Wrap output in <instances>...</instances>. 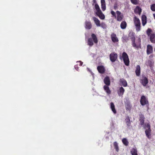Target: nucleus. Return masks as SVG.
Returning <instances> with one entry per match:
<instances>
[{"instance_id": "obj_1", "label": "nucleus", "mask_w": 155, "mask_h": 155, "mask_svg": "<svg viewBox=\"0 0 155 155\" xmlns=\"http://www.w3.org/2000/svg\"><path fill=\"white\" fill-rule=\"evenodd\" d=\"M153 31L150 28H148L146 31L148 36L149 37L150 41L151 43H155V34L152 33Z\"/></svg>"}, {"instance_id": "obj_2", "label": "nucleus", "mask_w": 155, "mask_h": 155, "mask_svg": "<svg viewBox=\"0 0 155 155\" xmlns=\"http://www.w3.org/2000/svg\"><path fill=\"white\" fill-rule=\"evenodd\" d=\"M92 38H89L88 39L87 44L90 46H92L94 45L93 40L94 43L97 44L98 42V40L96 35L92 34L91 35Z\"/></svg>"}, {"instance_id": "obj_3", "label": "nucleus", "mask_w": 155, "mask_h": 155, "mask_svg": "<svg viewBox=\"0 0 155 155\" xmlns=\"http://www.w3.org/2000/svg\"><path fill=\"white\" fill-rule=\"evenodd\" d=\"M120 59H123L125 64L128 66L129 64L130 61L128 56L127 53L125 52H123L122 54V56L120 57Z\"/></svg>"}, {"instance_id": "obj_4", "label": "nucleus", "mask_w": 155, "mask_h": 155, "mask_svg": "<svg viewBox=\"0 0 155 155\" xmlns=\"http://www.w3.org/2000/svg\"><path fill=\"white\" fill-rule=\"evenodd\" d=\"M95 8L96 10V14L101 19H104L105 18V16L102 13L100 9V7L97 4H95Z\"/></svg>"}, {"instance_id": "obj_5", "label": "nucleus", "mask_w": 155, "mask_h": 155, "mask_svg": "<svg viewBox=\"0 0 155 155\" xmlns=\"http://www.w3.org/2000/svg\"><path fill=\"white\" fill-rule=\"evenodd\" d=\"M134 22L136 30L139 31L141 30V24L139 19L136 16L134 18Z\"/></svg>"}, {"instance_id": "obj_6", "label": "nucleus", "mask_w": 155, "mask_h": 155, "mask_svg": "<svg viewBox=\"0 0 155 155\" xmlns=\"http://www.w3.org/2000/svg\"><path fill=\"white\" fill-rule=\"evenodd\" d=\"M117 54L115 52H112L110 54V59L112 62L115 61L117 59Z\"/></svg>"}, {"instance_id": "obj_7", "label": "nucleus", "mask_w": 155, "mask_h": 155, "mask_svg": "<svg viewBox=\"0 0 155 155\" xmlns=\"http://www.w3.org/2000/svg\"><path fill=\"white\" fill-rule=\"evenodd\" d=\"M140 103L141 105L144 106L146 104H148V101L144 96H142L141 97L140 100Z\"/></svg>"}, {"instance_id": "obj_8", "label": "nucleus", "mask_w": 155, "mask_h": 155, "mask_svg": "<svg viewBox=\"0 0 155 155\" xmlns=\"http://www.w3.org/2000/svg\"><path fill=\"white\" fill-rule=\"evenodd\" d=\"M140 82L143 86H146L148 83L147 78L146 77L143 76L142 78L140 80Z\"/></svg>"}, {"instance_id": "obj_9", "label": "nucleus", "mask_w": 155, "mask_h": 155, "mask_svg": "<svg viewBox=\"0 0 155 155\" xmlns=\"http://www.w3.org/2000/svg\"><path fill=\"white\" fill-rule=\"evenodd\" d=\"M117 16L116 17L117 20L118 21H121L124 18V16L121 12L118 11H116Z\"/></svg>"}, {"instance_id": "obj_10", "label": "nucleus", "mask_w": 155, "mask_h": 155, "mask_svg": "<svg viewBox=\"0 0 155 155\" xmlns=\"http://www.w3.org/2000/svg\"><path fill=\"white\" fill-rule=\"evenodd\" d=\"M97 69L98 72L101 74H104L105 72V68L103 65H100L97 67Z\"/></svg>"}, {"instance_id": "obj_11", "label": "nucleus", "mask_w": 155, "mask_h": 155, "mask_svg": "<svg viewBox=\"0 0 155 155\" xmlns=\"http://www.w3.org/2000/svg\"><path fill=\"white\" fill-rule=\"evenodd\" d=\"M135 37L133 35H132L131 36V39L132 41V45L135 48H139L140 45H137L135 43Z\"/></svg>"}, {"instance_id": "obj_12", "label": "nucleus", "mask_w": 155, "mask_h": 155, "mask_svg": "<svg viewBox=\"0 0 155 155\" xmlns=\"http://www.w3.org/2000/svg\"><path fill=\"white\" fill-rule=\"evenodd\" d=\"M153 52V48L152 46L150 45H148L147 46V54L149 55Z\"/></svg>"}, {"instance_id": "obj_13", "label": "nucleus", "mask_w": 155, "mask_h": 155, "mask_svg": "<svg viewBox=\"0 0 155 155\" xmlns=\"http://www.w3.org/2000/svg\"><path fill=\"white\" fill-rule=\"evenodd\" d=\"M124 91L125 90L123 87H120L117 91L118 95L119 96H122Z\"/></svg>"}, {"instance_id": "obj_14", "label": "nucleus", "mask_w": 155, "mask_h": 155, "mask_svg": "<svg viewBox=\"0 0 155 155\" xmlns=\"http://www.w3.org/2000/svg\"><path fill=\"white\" fill-rule=\"evenodd\" d=\"M135 72L137 76H139L140 74V68L139 65H137Z\"/></svg>"}, {"instance_id": "obj_15", "label": "nucleus", "mask_w": 155, "mask_h": 155, "mask_svg": "<svg viewBox=\"0 0 155 155\" xmlns=\"http://www.w3.org/2000/svg\"><path fill=\"white\" fill-rule=\"evenodd\" d=\"M111 37L113 42H116L118 41V40L117 37L116 35L115 34H112L111 35Z\"/></svg>"}, {"instance_id": "obj_16", "label": "nucleus", "mask_w": 155, "mask_h": 155, "mask_svg": "<svg viewBox=\"0 0 155 155\" xmlns=\"http://www.w3.org/2000/svg\"><path fill=\"white\" fill-rule=\"evenodd\" d=\"M142 11L141 8L139 6H137L135 8L134 12L136 14H138L140 15Z\"/></svg>"}, {"instance_id": "obj_17", "label": "nucleus", "mask_w": 155, "mask_h": 155, "mask_svg": "<svg viewBox=\"0 0 155 155\" xmlns=\"http://www.w3.org/2000/svg\"><path fill=\"white\" fill-rule=\"evenodd\" d=\"M104 82L106 85L109 86L110 85V80L108 77H106L104 78Z\"/></svg>"}, {"instance_id": "obj_18", "label": "nucleus", "mask_w": 155, "mask_h": 155, "mask_svg": "<svg viewBox=\"0 0 155 155\" xmlns=\"http://www.w3.org/2000/svg\"><path fill=\"white\" fill-rule=\"evenodd\" d=\"M139 117L140 118L139 120L140 122V124L141 125H142L144 124V123L145 117L144 115L142 114H140L139 115Z\"/></svg>"}, {"instance_id": "obj_19", "label": "nucleus", "mask_w": 155, "mask_h": 155, "mask_svg": "<svg viewBox=\"0 0 155 155\" xmlns=\"http://www.w3.org/2000/svg\"><path fill=\"white\" fill-rule=\"evenodd\" d=\"M85 28L86 29H90L92 28V25L91 22L90 21H86L85 22Z\"/></svg>"}, {"instance_id": "obj_20", "label": "nucleus", "mask_w": 155, "mask_h": 155, "mask_svg": "<svg viewBox=\"0 0 155 155\" xmlns=\"http://www.w3.org/2000/svg\"><path fill=\"white\" fill-rule=\"evenodd\" d=\"M120 82L122 84V85L124 87H127V83L126 80L124 78H121L120 80Z\"/></svg>"}, {"instance_id": "obj_21", "label": "nucleus", "mask_w": 155, "mask_h": 155, "mask_svg": "<svg viewBox=\"0 0 155 155\" xmlns=\"http://www.w3.org/2000/svg\"><path fill=\"white\" fill-rule=\"evenodd\" d=\"M125 121L127 126L128 127H129L131 125V122L130 121V118L129 116L126 117L125 119Z\"/></svg>"}, {"instance_id": "obj_22", "label": "nucleus", "mask_w": 155, "mask_h": 155, "mask_svg": "<svg viewBox=\"0 0 155 155\" xmlns=\"http://www.w3.org/2000/svg\"><path fill=\"white\" fill-rule=\"evenodd\" d=\"M93 19L94 21V22L97 26H100L101 23L99 20L95 17H93Z\"/></svg>"}, {"instance_id": "obj_23", "label": "nucleus", "mask_w": 155, "mask_h": 155, "mask_svg": "<svg viewBox=\"0 0 155 155\" xmlns=\"http://www.w3.org/2000/svg\"><path fill=\"white\" fill-rule=\"evenodd\" d=\"M142 22L143 26H144L147 23V17L144 15L142 16Z\"/></svg>"}, {"instance_id": "obj_24", "label": "nucleus", "mask_w": 155, "mask_h": 155, "mask_svg": "<svg viewBox=\"0 0 155 155\" xmlns=\"http://www.w3.org/2000/svg\"><path fill=\"white\" fill-rule=\"evenodd\" d=\"M101 8L103 11L106 10V7L104 0H101Z\"/></svg>"}, {"instance_id": "obj_25", "label": "nucleus", "mask_w": 155, "mask_h": 155, "mask_svg": "<svg viewBox=\"0 0 155 155\" xmlns=\"http://www.w3.org/2000/svg\"><path fill=\"white\" fill-rule=\"evenodd\" d=\"M108 86L105 85L104 86V88L106 92L108 94H110L111 93V91H110Z\"/></svg>"}, {"instance_id": "obj_26", "label": "nucleus", "mask_w": 155, "mask_h": 155, "mask_svg": "<svg viewBox=\"0 0 155 155\" xmlns=\"http://www.w3.org/2000/svg\"><path fill=\"white\" fill-rule=\"evenodd\" d=\"M127 26V24L125 21H123L120 24V27L122 29H125Z\"/></svg>"}, {"instance_id": "obj_27", "label": "nucleus", "mask_w": 155, "mask_h": 155, "mask_svg": "<svg viewBox=\"0 0 155 155\" xmlns=\"http://www.w3.org/2000/svg\"><path fill=\"white\" fill-rule=\"evenodd\" d=\"M151 132V129L150 130H146L145 131V133L147 137L149 139L151 138V134L150 133Z\"/></svg>"}, {"instance_id": "obj_28", "label": "nucleus", "mask_w": 155, "mask_h": 155, "mask_svg": "<svg viewBox=\"0 0 155 155\" xmlns=\"http://www.w3.org/2000/svg\"><path fill=\"white\" fill-rule=\"evenodd\" d=\"M110 104V108L113 112L115 114L117 113L116 110L115 109V106L113 103L111 102Z\"/></svg>"}, {"instance_id": "obj_29", "label": "nucleus", "mask_w": 155, "mask_h": 155, "mask_svg": "<svg viewBox=\"0 0 155 155\" xmlns=\"http://www.w3.org/2000/svg\"><path fill=\"white\" fill-rule=\"evenodd\" d=\"M126 110H130L131 109V106L130 103L128 102L125 105Z\"/></svg>"}, {"instance_id": "obj_30", "label": "nucleus", "mask_w": 155, "mask_h": 155, "mask_svg": "<svg viewBox=\"0 0 155 155\" xmlns=\"http://www.w3.org/2000/svg\"><path fill=\"white\" fill-rule=\"evenodd\" d=\"M132 155H138L137 151L136 148H133L130 151Z\"/></svg>"}, {"instance_id": "obj_31", "label": "nucleus", "mask_w": 155, "mask_h": 155, "mask_svg": "<svg viewBox=\"0 0 155 155\" xmlns=\"http://www.w3.org/2000/svg\"><path fill=\"white\" fill-rule=\"evenodd\" d=\"M122 142L123 143L125 146H127L128 145L129 142L127 140V139L125 138H124L122 140Z\"/></svg>"}, {"instance_id": "obj_32", "label": "nucleus", "mask_w": 155, "mask_h": 155, "mask_svg": "<svg viewBox=\"0 0 155 155\" xmlns=\"http://www.w3.org/2000/svg\"><path fill=\"white\" fill-rule=\"evenodd\" d=\"M114 145L116 150L118 152L119 150V147H118V144L116 142H114Z\"/></svg>"}, {"instance_id": "obj_33", "label": "nucleus", "mask_w": 155, "mask_h": 155, "mask_svg": "<svg viewBox=\"0 0 155 155\" xmlns=\"http://www.w3.org/2000/svg\"><path fill=\"white\" fill-rule=\"evenodd\" d=\"M130 1L134 5H137L139 4V1L137 0H130Z\"/></svg>"}, {"instance_id": "obj_34", "label": "nucleus", "mask_w": 155, "mask_h": 155, "mask_svg": "<svg viewBox=\"0 0 155 155\" xmlns=\"http://www.w3.org/2000/svg\"><path fill=\"white\" fill-rule=\"evenodd\" d=\"M129 40L128 38L126 36H124L123 37L122 41L123 42H127Z\"/></svg>"}, {"instance_id": "obj_35", "label": "nucleus", "mask_w": 155, "mask_h": 155, "mask_svg": "<svg viewBox=\"0 0 155 155\" xmlns=\"http://www.w3.org/2000/svg\"><path fill=\"white\" fill-rule=\"evenodd\" d=\"M150 8L153 11H155V4H153L151 5Z\"/></svg>"}, {"instance_id": "obj_36", "label": "nucleus", "mask_w": 155, "mask_h": 155, "mask_svg": "<svg viewBox=\"0 0 155 155\" xmlns=\"http://www.w3.org/2000/svg\"><path fill=\"white\" fill-rule=\"evenodd\" d=\"M100 26L103 28H105L107 27L106 25L104 22L101 23Z\"/></svg>"}, {"instance_id": "obj_37", "label": "nucleus", "mask_w": 155, "mask_h": 155, "mask_svg": "<svg viewBox=\"0 0 155 155\" xmlns=\"http://www.w3.org/2000/svg\"><path fill=\"white\" fill-rule=\"evenodd\" d=\"M110 13L113 17H114L115 18H116V13L113 11H111Z\"/></svg>"}, {"instance_id": "obj_38", "label": "nucleus", "mask_w": 155, "mask_h": 155, "mask_svg": "<svg viewBox=\"0 0 155 155\" xmlns=\"http://www.w3.org/2000/svg\"><path fill=\"white\" fill-rule=\"evenodd\" d=\"M145 127L147 128V130H150V126L149 124H147L146 125H145Z\"/></svg>"}, {"instance_id": "obj_39", "label": "nucleus", "mask_w": 155, "mask_h": 155, "mask_svg": "<svg viewBox=\"0 0 155 155\" xmlns=\"http://www.w3.org/2000/svg\"><path fill=\"white\" fill-rule=\"evenodd\" d=\"M74 68H75V69H76V70H77V71H78V70H79V68L78 67V66L77 65H75L74 66Z\"/></svg>"}, {"instance_id": "obj_40", "label": "nucleus", "mask_w": 155, "mask_h": 155, "mask_svg": "<svg viewBox=\"0 0 155 155\" xmlns=\"http://www.w3.org/2000/svg\"><path fill=\"white\" fill-rule=\"evenodd\" d=\"M79 63V65L80 66H81L83 64V62H81V61H80L78 62Z\"/></svg>"}, {"instance_id": "obj_41", "label": "nucleus", "mask_w": 155, "mask_h": 155, "mask_svg": "<svg viewBox=\"0 0 155 155\" xmlns=\"http://www.w3.org/2000/svg\"><path fill=\"white\" fill-rule=\"evenodd\" d=\"M93 1L94 3L96 4V0H93Z\"/></svg>"}, {"instance_id": "obj_42", "label": "nucleus", "mask_w": 155, "mask_h": 155, "mask_svg": "<svg viewBox=\"0 0 155 155\" xmlns=\"http://www.w3.org/2000/svg\"><path fill=\"white\" fill-rule=\"evenodd\" d=\"M116 7L115 6H114V8L115 9H116Z\"/></svg>"}]
</instances>
